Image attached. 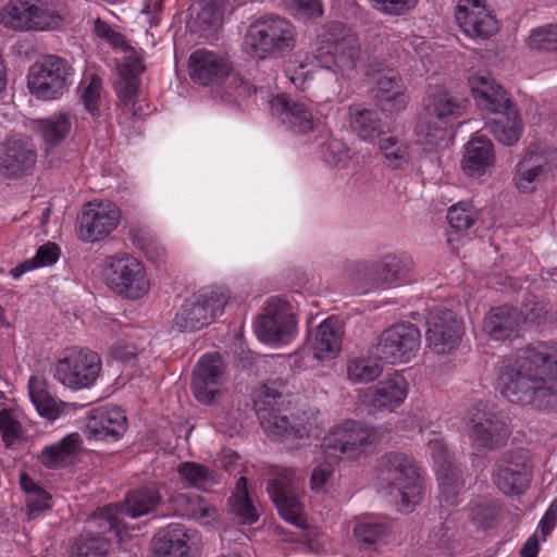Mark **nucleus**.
Wrapping results in <instances>:
<instances>
[{"mask_svg":"<svg viewBox=\"0 0 557 557\" xmlns=\"http://www.w3.org/2000/svg\"><path fill=\"white\" fill-rule=\"evenodd\" d=\"M496 388L511 403L557 407V377L544 376L529 347L502 360Z\"/></svg>","mask_w":557,"mask_h":557,"instance_id":"1","label":"nucleus"},{"mask_svg":"<svg viewBox=\"0 0 557 557\" xmlns=\"http://www.w3.org/2000/svg\"><path fill=\"white\" fill-rule=\"evenodd\" d=\"M360 59V45L354 34L339 38L329 34L320 38L312 55L297 54L287 66L289 81L300 90L306 89L311 69L318 66L330 70L342 77H350L356 72Z\"/></svg>","mask_w":557,"mask_h":557,"instance_id":"2","label":"nucleus"},{"mask_svg":"<svg viewBox=\"0 0 557 557\" xmlns=\"http://www.w3.org/2000/svg\"><path fill=\"white\" fill-rule=\"evenodd\" d=\"M376 484L400 512H411L421 502L424 486L416 461L405 453L392 451L379 461Z\"/></svg>","mask_w":557,"mask_h":557,"instance_id":"3","label":"nucleus"},{"mask_svg":"<svg viewBox=\"0 0 557 557\" xmlns=\"http://www.w3.org/2000/svg\"><path fill=\"white\" fill-rule=\"evenodd\" d=\"M285 387L281 380L262 385L253 400L260 424L269 436L283 442L310 438L318 428L314 419L304 413L290 420L287 416L280 413L285 403Z\"/></svg>","mask_w":557,"mask_h":557,"instance_id":"4","label":"nucleus"},{"mask_svg":"<svg viewBox=\"0 0 557 557\" xmlns=\"http://www.w3.org/2000/svg\"><path fill=\"white\" fill-rule=\"evenodd\" d=\"M466 435L478 454H487L506 445L510 428L506 417L479 403L471 406L462 417Z\"/></svg>","mask_w":557,"mask_h":557,"instance_id":"5","label":"nucleus"},{"mask_svg":"<svg viewBox=\"0 0 557 557\" xmlns=\"http://www.w3.org/2000/svg\"><path fill=\"white\" fill-rule=\"evenodd\" d=\"M245 44L257 59L283 57L295 47L296 29L280 16L259 18L249 26Z\"/></svg>","mask_w":557,"mask_h":557,"instance_id":"6","label":"nucleus"},{"mask_svg":"<svg viewBox=\"0 0 557 557\" xmlns=\"http://www.w3.org/2000/svg\"><path fill=\"white\" fill-rule=\"evenodd\" d=\"M462 106L447 91L428 99L424 113L416 126L417 140L425 149H436L446 140L449 123L462 114Z\"/></svg>","mask_w":557,"mask_h":557,"instance_id":"7","label":"nucleus"},{"mask_svg":"<svg viewBox=\"0 0 557 557\" xmlns=\"http://www.w3.org/2000/svg\"><path fill=\"white\" fill-rule=\"evenodd\" d=\"M104 276L107 285L116 295L128 300L145 297L151 287L145 264L125 252L106 258Z\"/></svg>","mask_w":557,"mask_h":557,"instance_id":"8","label":"nucleus"},{"mask_svg":"<svg viewBox=\"0 0 557 557\" xmlns=\"http://www.w3.org/2000/svg\"><path fill=\"white\" fill-rule=\"evenodd\" d=\"M228 295L218 287H203L186 297L173 319L180 332H195L211 324L223 312Z\"/></svg>","mask_w":557,"mask_h":557,"instance_id":"9","label":"nucleus"},{"mask_svg":"<svg viewBox=\"0 0 557 557\" xmlns=\"http://www.w3.org/2000/svg\"><path fill=\"white\" fill-rule=\"evenodd\" d=\"M380 440L374 428L361 421L347 420L336 425L323 438L322 446L327 456L357 459L374 447Z\"/></svg>","mask_w":557,"mask_h":557,"instance_id":"10","label":"nucleus"},{"mask_svg":"<svg viewBox=\"0 0 557 557\" xmlns=\"http://www.w3.org/2000/svg\"><path fill=\"white\" fill-rule=\"evenodd\" d=\"M101 371V359L95 351L67 347L58 358L54 379L66 388L81 391L91 387Z\"/></svg>","mask_w":557,"mask_h":557,"instance_id":"11","label":"nucleus"},{"mask_svg":"<svg viewBox=\"0 0 557 557\" xmlns=\"http://www.w3.org/2000/svg\"><path fill=\"white\" fill-rule=\"evenodd\" d=\"M74 70L63 58L48 54L35 62L28 72V88L38 99L61 97L73 82Z\"/></svg>","mask_w":557,"mask_h":557,"instance_id":"12","label":"nucleus"},{"mask_svg":"<svg viewBox=\"0 0 557 557\" xmlns=\"http://www.w3.org/2000/svg\"><path fill=\"white\" fill-rule=\"evenodd\" d=\"M257 337L265 344L285 345L297 334V320L290 302L270 298L255 324Z\"/></svg>","mask_w":557,"mask_h":557,"instance_id":"13","label":"nucleus"},{"mask_svg":"<svg viewBox=\"0 0 557 557\" xmlns=\"http://www.w3.org/2000/svg\"><path fill=\"white\" fill-rule=\"evenodd\" d=\"M421 334L411 323H397L384 330L374 346L375 358L389 364L410 361L418 352Z\"/></svg>","mask_w":557,"mask_h":557,"instance_id":"14","label":"nucleus"},{"mask_svg":"<svg viewBox=\"0 0 557 557\" xmlns=\"http://www.w3.org/2000/svg\"><path fill=\"white\" fill-rule=\"evenodd\" d=\"M121 210L109 200H94L83 208L77 225V236L85 243L108 237L121 222Z\"/></svg>","mask_w":557,"mask_h":557,"instance_id":"15","label":"nucleus"},{"mask_svg":"<svg viewBox=\"0 0 557 557\" xmlns=\"http://www.w3.org/2000/svg\"><path fill=\"white\" fill-rule=\"evenodd\" d=\"M532 466L523 450H510L499 457L492 472L494 484L506 495H520L529 487Z\"/></svg>","mask_w":557,"mask_h":557,"instance_id":"16","label":"nucleus"},{"mask_svg":"<svg viewBox=\"0 0 557 557\" xmlns=\"http://www.w3.org/2000/svg\"><path fill=\"white\" fill-rule=\"evenodd\" d=\"M554 153L541 144H531L516 164L513 184L519 193L532 194L552 170Z\"/></svg>","mask_w":557,"mask_h":557,"instance_id":"17","label":"nucleus"},{"mask_svg":"<svg viewBox=\"0 0 557 557\" xmlns=\"http://www.w3.org/2000/svg\"><path fill=\"white\" fill-rule=\"evenodd\" d=\"M160 502L161 495L156 487L138 488L128 493L124 503L102 508L99 518L106 520L110 530L119 533L123 528L119 516L135 519L148 515L157 508Z\"/></svg>","mask_w":557,"mask_h":557,"instance_id":"18","label":"nucleus"},{"mask_svg":"<svg viewBox=\"0 0 557 557\" xmlns=\"http://www.w3.org/2000/svg\"><path fill=\"white\" fill-rule=\"evenodd\" d=\"M299 480L292 469L280 470L268 484L267 491L283 519L301 525V507L298 500Z\"/></svg>","mask_w":557,"mask_h":557,"instance_id":"19","label":"nucleus"},{"mask_svg":"<svg viewBox=\"0 0 557 557\" xmlns=\"http://www.w3.org/2000/svg\"><path fill=\"white\" fill-rule=\"evenodd\" d=\"M232 70L233 65L230 59L216 51L197 49L188 59L190 79L198 85H219L230 76Z\"/></svg>","mask_w":557,"mask_h":557,"instance_id":"20","label":"nucleus"},{"mask_svg":"<svg viewBox=\"0 0 557 557\" xmlns=\"http://www.w3.org/2000/svg\"><path fill=\"white\" fill-rule=\"evenodd\" d=\"M426 342L437 354H446L457 347L461 339L462 329L453 311L435 308L426 319Z\"/></svg>","mask_w":557,"mask_h":557,"instance_id":"21","label":"nucleus"},{"mask_svg":"<svg viewBox=\"0 0 557 557\" xmlns=\"http://www.w3.org/2000/svg\"><path fill=\"white\" fill-rule=\"evenodd\" d=\"M455 18L470 38L486 39L497 32V21L486 9L484 0H458Z\"/></svg>","mask_w":557,"mask_h":557,"instance_id":"22","label":"nucleus"},{"mask_svg":"<svg viewBox=\"0 0 557 557\" xmlns=\"http://www.w3.org/2000/svg\"><path fill=\"white\" fill-rule=\"evenodd\" d=\"M223 384L222 359L219 354L202 356L194 370L191 389L201 404H211Z\"/></svg>","mask_w":557,"mask_h":557,"instance_id":"23","label":"nucleus"},{"mask_svg":"<svg viewBox=\"0 0 557 557\" xmlns=\"http://www.w3.org/2000/svg\"><path fill=\"white\" fill-rule=\"evenodd\" d=\"M483 331L494 341H512L523 334L520 309L512 306L492 308L483 320Z\"/></svg>","mask_w":557,"mask_h":557,"instance_id":"24","label":"nucleus"},{"mask_svg":"<svg viewBox=\"0 0 557 557\" xmlns=\"http://www.w3.org/2000/svg\"><path fill=\"white\" fill-rule=\"evenodd\" d=\"M127 419L117 406L99 408L88 418L85 433L96 441H117L126 431Z\"/></svg>","mask_w":557,"mask_h":557,"instance_id":"25","label":"nucleus"},{"mask_svg":"<svg viewBox=\"0 0 557 557\" xmlns=\"http://www.w3.org/2000/svg\"><path fill=\"white\" fill-rule=\"evenodd\" d=\"M271 109L295 132L306 134L314 128L313 104L310 100L293 99L282 94L272 99Z\"/></svg>","mask_w":557,"mask_h":557,"instance_id":"26","label":"nucleus"},{"mask_svg":"<svg viewBox=\"0 0 557 557\" xmlns=\"http://www.w3.org/2000/svg\"><path fill=\"white\" fill-rule=\"evenodd\" d=\"M495 163L493 143L482 135H475L465 145L461 169L470 177H481Z\"/></svg>","mask_w":557,"mask_h":557,"instance_id":"27","label":"nucleus"},{"mask_svg":"<svg viewBox=\"0 0 557 557\" xmlns=\"http://www.w3.org/2000/svg\"><path fill=\"white\" fill-rule=\"evenodd\" d=\"M36 162V151L26 138H10L5 143L0 169L8 177L27 173Z\"/></svg>","mask_w":557,"mask_h":557,"instance_id":"28","label":"nucleus"},{"mask_svg":"<svg viewBox=\"0 0 557 557\" xmlns=\"http://www.w3.org/2000/svg\"><path fill=\"white\" fill-rule=\"evenodd\" d=\"M407 394V380L404 375L394 373L370 387L367 398L377 409L394 410L405 401Z\"/></svg>","mask_w":557,"mask_h":557,"instance_id":"29","label":"nucleus"},{"mask_svg":"<svg viewBox=\"0 0 557 557\" xmlns=\"http://www.w3.org/2000/svg\"><path fill=\"white\" fill-rule=\"evenodd\" d=\"M190 534L184 525L171 523L152 540L153 557H191Z\"/></svg>","mask_w":557,"mask_h":557,"instance_id":"30","label":"nucleus"},{"mask_svg":"<svg viewBox=\"0 0 557 557\" xmlns=\"http://www.w3.org/2000/svg\"><path fill=\"white\" fill-rule=\"evenodd\" d=\"M343 330L338 321L325 319L309 338V346L318 360L335 358L342 348Z\"/></svg>","mask_w":557,"mask_h":557,"instance_id":"31","label":"nucleus"},{"mask_svg":"<svg viewBox=\"0 0 557 557\" xmlns=\"http://www.w3.org/2000/svg\"><path fill=\"white\" fill-rule=\"evenodd\" d=\"M30 32H52L65 24L61 3L57 0H29Z\"/></svg>","mask_w":557,"mask_h":557,"instance_id":"32","label":"nucleus"},{"mask_svg":"<svg viewBox=\"0 0 557 557\" xmlns=\"http://www.w3.org/2000/svg\"><path fill=\"white\" fill-rule=\"evenodd\" d=\"M175 512L181 517L210 524L218 518L216 509L203 497L194 493H177L171 497Z\"/></svg>","mask_w":557,"mask_h":557,"instance_id":"33","label":"nucleus"},{"mask_svg":"<svg viewBox=\"0 0 557 557\" xmlns=\"http://www.w3.org/2000/svg\"><path fill=\"white\" fill-rule=\"evenodd\" d=\"M486 126L495 139L506 146L515 145L523 131V122L517 107L496 114Z\"/></svg>","mask_w":557,"mask_h":557,"instance_id":"34","label":"nucleus"},{"mask_svg":"<svg viewBox=\"0 0 557 557\" xmlns=\"http://www.w3.org/2000/svg\"><path fill=\"white\" fill-rule=\"evenodd\" d=\"M28 394L37 412L51 421L58 419L64 411V403L54 398L48 391L47 381L39 376H30Z\"/></svg>","mask_w":557,"mask_h":557,"instance_id":"35","label":"nucleus"},{"mask_svg":"<svg viewBox=\"0 0 557 557\" xmlns=\"http://www.w3.org/2000/svg\"><path fill=\"white\" fill-rule=\"evenodd\" d=\"M391 534L389 525L379 518L363 516L356 520L352 535L355 541L363 546L382 544Z\"/></svg>","mask_w":557,"mask_h":557,"instance_id":"36","label":"nucleus"},{"mask_svg":"<svg viewBox=\"0 0 557 557\" xmlns=\"http://www.w3.org/2000/svg\"><path fill=\"white\" fill-rule=\"evenodd\" d=\"M79 435L69 434L61 441L46 446L38 455L39 462L48 469H59L66 465L79 446Z\"/></svg>","mask_w":557,"mask_h":557,"instance_id":"37","label":"nucleus"},{"mask_svg":"<svg viewBox=\"0 0 557 557\" xmlns=\"http://www.w3.org/2000/svg\"><path fill=\"white\" fill-rule=\"evenodd\" d=\"M79 100L94 120L100 119L106 110V91L102 79L90 75L79 84Z\"/></svg>","mask_w":557,"mask_h":557,"instance_id":"38","label":"nucleus"},{"mask_svg":"<svg viewBox=\"0 0 557 557\" xmlns=\"http://www.w3.org/2000/svg\"><path fill=\"white\" fill-rule=\"evenodd\" d=\"M36 125L45 144L54 147L69 136L72 128V115L66 112H58L36 121Z\"/></svg>","mask_w":557,"mask_h":557,"instance_id":"39","label":"nucleus"},{"mask_svg":"<svg viewBox=\"0 0 557 557\" xmlns=\"http://www.w3.org/2000/svg\"><path fill=\"white\" fill-rule=\"evenodd\" d=\"M0 25L13 32H30L29 0H10L0 10Z\"/></svg>","mask_w":557,"mask_h":557,"instance_id":"40","label":"nucleus"},{"mask_svg":"<svg viewBox=\"0 0 557 557\" xmlns=\"http://www.w3.org/2000/svg\"><path fill=\"white\" fill-rule=\"evenodd\" d=\"M177 473L181 482L190 487L208 490L219 483V475L213 469L197 462L180 463Z\"/></svg>","mask_w":557,"mask_h":557,"instance_id":"41","label":"nucleus"},{"mask_svg":"<svg viewBox=\"0 0 557 557\" xmlns=\"http://www.w3.org/2000/svg\"><path fill=\"white\" fill-rule=\"evenodd\" d=\"M436 471L441 491L440 500L447 506L456 504L466 484L461 469L453 465Z\"/></svg>","mask_w":557,"mask_h":557,"instance_id":"42","label":"nucleus"},{"mask_svg":"<svg viewBox=\"0 0 557 557\" xmlns=\"http://www.w3.org/2000/svg\"><path fill=\"white\" fill-rule=\"evenodd\" d=\"M382 367L376 359L367 356L350 357L346 363V377L352 384H366L377 379Z\"/></svg>","mask_w":557,"mask_h":557,"instance_id":"43","label":"nucleus"},{"mask_svg":"<svg viewBox=\"0 0 557 557\" xmlns=\"http://www.w3.org/2000/svg\"><path fill=\"white\" fill-rule=\"evenodd\" d=\"M232 512L243 524H252L258 520V512L247 491V479L240 476L236 482L233 495L228 499Z\"/></svg>","mask_w":557,"mask_h":557,"instance_id":"44","label":"nucleus"},{"mask_svg":"<svg viewBox=\"0 0 557 557\" xmlns=\"http://www.w3.org/2000/svg\"><path fill=\"white\" fill-rule=\"evenodd\" d=\"M350 126L357 135L368 141L374 140L377 136H382L380 133V119L377 114L359 106L349 107Z\"/></svg>","mask_w":557,"mask_h":557,"instance_id":"45","label":"nucleus"},{"mask_svg":"<svg viewBox=\"0 0 557 557\" xmlns=\"http://www.w3.org/2000/svg\"><path fill=\"white\" fill-rule=\"evenodd\" d=\"M377 145L380 152L389 166L398 169L409 163V147L407 143L399 137L382 134Z\"/></svg>","mask_w":557,"mask_h":557,"instance_id":"46","label":"nucleus"},{"mask_svg":"<svg viewBox=\"0 0 557 557\" xmlns=\"http://www.w3.org/2000/svg\"><path fill=\"white\" fill-rule=\"evenodd\" d=\"M59 255L60 249L55 244L48 243L42 245L37 249L33 258L25 260L12 269L11 274L14 278H20L27 271L55 263L59 259Z\"/></svg>","mask_w":557,"mask_h":557,"instance_id":"47","label":"nucleus"},{"mask_svg":"<svg viewBox=\"0 0 557 557\" xmlns=\"http://www.w3.org/2000/svg\"><path fill=\"white\" fill-rule=\"evenodd\" d=\"M110 544L103 536L81 535L71 549V557H106Z\"/></svg>","mask_w":557,"mask_h":557,"instance_id":"48","label":"nucleus"},{"mask_svg":"<svg viewBox=\"0 0 557 557\" xmlns=\"http://www.w3.org/2000/svg\"><path fill=\"white\" fill-rule=\"evenodd\" d=\"M411 268L407 257L385 256L376 265V272L384 284H389L403 277Z\"/></svg>","mask_w":557,"mask_h":557,"instance_id":"49","label":"nucleus"},{"mask_svg":"<svg viewBox=\"0 0 557 557\" xmlns=\"http://www.w3.org/2000/svg\"><path fill=\"white\" fill-rule=\"evenodd\" d=\"M138 81L134 77L123 76L116 84V94L121 102V110L128 116H136L140 107L137 106Z\"/></svg>","mask_w":557,"mask_h":557,"instance_id":"50","label":"nucleus"},{"mask_svg":"<svg viewBox=\"0 0 557 557\" xmlns=\"http://www.w3.org/2000/svg\"><path fill=\"white\" fill-rule=\"evenodd\" d=\"M528 347L544 374L546 370L550 372V375H546V377H557V342H541Z\"/></svg>","mask_w":557,"mask_h":557,"instance_id":"51","label":"nucleus"},{"mask_svg":"<svg viewBox=\"0 0 557 557\" xmlns=\"http://www.w3.org/2000/svg\"><path fill=\"white\" fill-rule=\"evenodd\" d=\"M475 102L482 112L494 115L516 107L504 88H495L485 96H476Z\"/></svg>","mask_w":557,"mask_h":557,"instance_id":"52","label":"nucleus"},{"mask_svg":"<svg viewBox=\"0 0 557 557\" xmlns=\"http://www.w3.org/2000/svg\"><path fill=\"white\" fill-rule=\"evenodd\" d=\"M498 515V504L494 500H484L471 507L470 519L478 528L491 529L496 523Z\"/></svg>","mask_w":557,"mask_h":557,"instance_id":"53","label":"nucleus"},{"mask_svg":"<svg viewBox=\"0 0 557 557\" xmlns=\"http://www.w3.org/2000/svg\"><path fill=\"white\" fill-rule=\"evenodd\" d=\"M528 46L534 50L557 51V23L533 29Z\"/></svg>","mask_w":557,"mask_h":557,"instance_id":"54","label":"nucleus"},{"mask_svg":"<svg viewBox=\"0 0 557 557\" xmlns=\"http://www.w3.org/2000/svg\"><path fill=\"white\" fill-rule=\"evenodd\" d=\"M284 4L289 13L300 21L315 20L323 14L320 0H284Z\"/></svg>","mask_w":557,"mask_h":557,"instance_id":"55","label":"nucleus"},{"mask_svg":"<svg viewBox=\"0 0 557 557\" xmlns=\"http://www.w3.org/2000/svg\"><path fill=\"white\" fill-rule=\"evenodd\" d=\"M423 437L426 441L431 457L437 470L445 468V466L454 465L449 459L446 443L440 432L433 430L426 431L423 433Z\"/></svg>","mask_w":557,"mask_h":557,"instance_id":"56","label":"nucleus"},{"mask_svg":"<svg viewBox=\"0 0 557 557\" xmlns=\"http://www.w3.org/2000/svg\"><path fill=\"white\" fill-rule=\"evenodd\" d=\"M476 219L471 203L460 201L451 206L447 213V221L457 231H466L473 225Z\"/></svg>","mask_w":557,"mask_h":557,"instance_id":"57","label":"nucleus"},{"mask_svg":"<svg viewBox=\"0 0 557 557\" xmlns=\"http://www.w3.org/2000/svg\"><path fill=\"white\" fill-rule=\"evenodd\" d=\"M194 23L198 32L203 36H210L220 27L221 14L214 4L208 3L197 13Z\"/></svg>","mask_w":557,"mask_h":557,"instance_id":"58","label":"nucleus"},{"mask_svg":"<svg viewBox=\"0 0 557 557\" xmlns=\"http://www.w3.org/2000/svg\"><path fill=\"white\" fill-rule=\"evenodd\" d=\"M20 485L28 495H35L38 497L37 500L29 499L27 503V509L30 513L42 511L49 507V497L47 493L42 491L26 473L20 474Z\"/></svg>","mask_w":557,"mask_h":557,"instance_id":"59","label":"nucleus"},{"mask_svg":"<svg viewBox=\"0 0 557 557\" xmlns=\"http://www.w3.org/2000/svg\"><path fill=\"white\" fill-rule=\"evenodd\" d=\"M0 432L7 447L14 446L22 437V425L15 420L10 410L0 411Z\"/></svg>","mask_w":557,"mask_h":557,"instance_id":"60","label":"nucleus"},{"mask_svg":"<svg viewBox=\"0 0 557 557\" xmlns=\"http://www.w3.org/2000/svg\"><path fill=\"white\" fill-rule=\"evenodd\" d=\"M126 339L120 341L116 344H114L111 348L112 356L116 360H120L124 363L132 362L138 351H139V345L133 341L135 336V329L128 327L125 332Z\"/></svg>","mask_w":557,"mask_h":557,"instance_id":"61","label":"nucleus"},{"mask_svg":"<svg viewBox=\"0 0 557 557\" xmlns=\"http://www.w3.org/2000/svg\"><path fill=\"white\" fill-rule=\"evenodd\" d=\"M468 82L475 101L476 96H485V94L495 90V88H503L486 71L471 73L468 77Z\"/></svg>","mask_w":557,"mask_h":557,"instance_id":"62","label":"nucleus"},{"mask_svg":"<svg viewBox=\"0 0 557 557\" xmlns=\"http://www.w3.org/2000/svg\"><path fill=\"white\" fill-rule=\"evenodd\" d=\"M380 109L385 113H397L407 106L408 98L401 89L375 96Z\"/></svg>","mask_w":557,"mask_h":557,"instance_id":"63","label":"nucleus"},{"mask_svg":"<svg viewBox=\"0 0 557 557\" xmlns=\"http://www.w3.org/2000/svg\"><path fill=\"white\" fill-rule=\"evenodd\" d=\"M375 9L389 15H403L413 10L419 0H370Z\"/></svg>","mask_w":557,"mask_h":557,"instance_id":"64","label":"nucleus"}]
</instances>
